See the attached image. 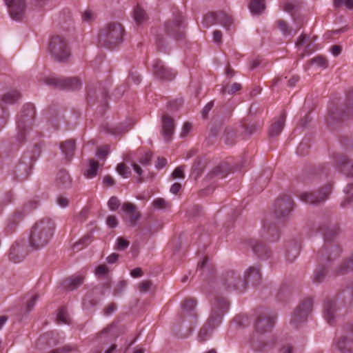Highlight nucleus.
I'll return each mask as SVG.
<instances>
[{
    "instance_id": "nucleus-1",
    "label": "nucleus",
    "mask_w": 353,
    "mask_h": 353,
    "mask_svg": "<svg viewBox=\"0 0 353 353\" xmlns=\"http://www.w3.org/2000/svg\"><path fill=\"white\" fill-rule=\"evenodd\" d=\"M54 228V223L49 218H43L37 221L30 232V246L33 250H38L46 246L52 239Z\"/></svg>"
},
{
    "instance_id": "nucleus-2",
    "label": "nucleus",
    "mask_w": 353,
    "mask_h": 353,
    "mask_svg": "<svg viewBox=\"0 0 353 353\" xmlns=\"http://www.w3.org/2000/svg\"><path fill=\"white\" fill-rule=\"evenodd\" d=\"M229 305L228 301L223 297H217L213 303L212 314L206 323L201 328L198 339L199 342L206 341L211 333L221 322L222 316L227 312Z\"/></svg>"
},
{
    "instance_id": "nucleus-3",
    "label": "nucleus",
    "mask_w": 353,
    "mask_h": 353,
    "mask_svg": "<svg viewBox=\"0 0 353 353\" xmlns=\"http://www.w3.org/2000/svg\"><path fill=\"white\" fill-rule=\"evenodd\" d=\"M125 30L117 22L109 23L99 34V41L105 46L112 48L123 41Z\"/></svg>"
},
{
    "instance_id": "nucleus-4",
    "label": "nucleus",
    "mask_w": 353,
    "mask_h": 353,
    "mask_svg": "<svg viewBox=\"0 0 353 353\" xmlns=\"http://www.w3.org/2000/svg\"><path fill=\"white\" fill-rule=\"evenodd\" d=\"M35 110L33 105L28 104L21 111L17 120V139L23 143L26 139V134L32 129Z\"/></svg>"
},
{
    "instance_id": "nucleus-5",
    "label": "nucleus",
    "mask_w": 353,
    "mask_h": 353,
    "mask_svg": "<svg viewBox=\"0 0 353 353\" xmlns=\"http://www.w3.org/2000/svg\"><path fill=\"white\" fill-rule=\"evenodd\" d=\"M48 49L51 56L60 62L67 61L71 54L68 41L62 35L52 37Z\"/></svg>"
},
{
    "instance_id": "nucleus-6",
    "label": "nucleus",
    "mask_w": 353,
    "mask_h": 353,
    "mask_svg": "<svg viewBox=\"0 0 353 353\" xmlns=\"http://www.w3.org/2000/svg\"><path fill=\"white\" fill-rule=\"evenodd\" d=\"M220 285L228 292H243L246 290V281L234 270H227L220 278Z\"/></svg>"
},
{
    "instance_id": "nucleus-7",
    "label": "nucleus",
    "mask_w": 353,
    "mask_h": 353,
    "mask_svg": "<svg viewBox=\"0 0 353 353\" xmlns=\"http://www.w3.org/2000/svg\"><path fill=\"white\" fill-rule=\"evenodd\" d=\"M313 301L310 298L302 300L292 314L290 323L295 327L305 323L312 312Z\"/></svg>"
},
{
    "instance_id": "nucleus-8",
    "label": "nucleus",
    "mask_w": 353,
    "mask_h": 353,
    "mask_svg": "<svg viewBox=\"0 0 353 353\" xmlns=\"http://www.w3.org/2000/svg\"><path fill=\"white\" fill-rule=\"evenodd\" d=\"M185 26L182 14L178 13L174 16L172 19L165 23V31L168 35L173 37L175 40H181L185 38Z\"/></svg>"
},
{
    "instance_id": "nucleus-9",
    "label": "nucleus",
    "mask_w": 353,
    "mask_h": 353,
    "mask_svg": "<svg viewBox=\"0 0 353 353\" xmlns=\"http://www.w3.org/2000/svg\"><path fill=\"white\" fill-rule=\"evenodd\" d=\"M43 82L57 89L77 90L81 85V81L77 77L55 78L48 77L43 79Z\"/></svg>"
},
{
    "instance_id": "nucleus-10",
    "label": "nucleus",
    "mask_w": 353,
    "mask_h": 353,
    "mask_svg": "<svg viewBox=\"0 0 353 353\" xmlns=\"http://www.w3.org/2000/svg\"><path fill=\"white\" fill-rule=\"evenodd\" d=\"M332 190L330 184L325 185L319 192H304L300 196L301 199L307 203L314 204L325 201Z\"/></svg>"
},
{
    "instance_id": "nucleus-11",
    "label": "nucleus",
    "mask_w": 353,
    "mask_h": 353,
    "mask_svg": "<svg viewBox=\"0 0 353 353\" xmlns=\"http://www.w3.org/2000/svg\"><path fill=\"white\" fill-rule=\"evenodd\" d=\"M10 17L15 21L23 19L26 10V0H5Z\"/></svg>"
},
{
    "instance_id": "nucleus-12",
    "label": "nucleus",
    "mask_w": 353,
    "mask_h": 353,
    "mask_svg": "<svg viewBox=\"0 0 353 353\" xmlns=\"http://www.w3.org/2000/svg\"><path fill=\"white\" fill-rule=\"evenodd\" d=\"M275 323V317L268 312L259 314L255 323V329L259 333H264L272 330Z\"/></svg>"
},
{
    "instance_id": "nucleus-13",
    "label": "nucleus",
    "mask_w": 353,
    "mask_h": 353,
    "mask_svg": "<svg viewBox=\"0 0 353 353\" xmlns=\"http://www.w3.org/2000/svg\"><path fill=\"white\" fill-rule=\"evenodd\" d=\"M273 214L278 222H285L287 215V198L285 195H282L275 200Z\"/></svg>"
},
{
    "instance_id": "nucleus-14",
    "label": "nucleus",
    "mask_w": 353,
    "mask_h": 353,
    "mask_svg": "<svg viewBox=\"0 0 353 353\" xmlns=\"http://www.w3.org/2000/svg\"><path fill=\"white\" fill-rule=\"evenodd\" d=\"M321 230H322V232H323L324 238H325V244L324 245V248L321 250V253L323 256L324 254V253L327 254L329 250H331L332 252L329 253V254L327 256V259L328 261H330L332 257V252H334V254H333V256H337L341 251V249L338 245L328 244V242L330 241H331V233H332V235H333V236L336 234L337 229L336 228L331 229L330 231L327 230V231H326V232L323 230V229H321Z\"/></svg>"
},
{
    "instance_id": "nucleus-15",
    "label": "nucleus",
    "mask_w": 353,
    "mask_h": 353,
    "mask_svg": "<svg viewBox=\"0 0 353 353\" xmlns=\"http://www.w3.org/2000/svg\"><path fill=\"white\" fill-rule=\"evenodd\" d=\"M153 72L157 77L163 80L171 81L175 77V74L170 68L165 67L163 62L160 59L154 61Z\"/></svg>"
},
{
    "instance_id": "nucleus-16",
    "label": "nucleus",
    "mask_w": 353,
    "mask_h": 353,
    "mask_svg": "<svg viewBox=\"0 0 353 353\" xmlns=\"http://www.w3.org/2000/svg\"><path fill=\"white\" fill-rule=\"evenodd\" d=\"M175 123L172 117L164 114L161 118V134L167 142L172 139L174 132Z\"/></svg>"
},
{
    "instance_id": "nucleus-17",
    "label": "nucleus",
    "mask_w": 353,
    "mask_h": 353,
    "mask_svg": "<svg viewBox=\"0 0 353 353\" xmlns=\"http://www.w3.org/2000/svg\"><path fill=\"white\" fill-rule=\"evenodd\" d=\"M336 167L346 176H353V162L347 159L343 154H336L334 157Z\"/></svg>"
},
{
    "instance_id": "nucleus-18",
    "label": "nucleus",
    "mask_w": 353,
    "mask_h": 353,
    "mask_svg": "<svg viewBox=\"0 0 353 353\" xmlns=\"http://www.w3.org/2000/svg\"><path fill=\"white\" fill-rule=\"evenodd\" d=\"M25 244L23 243L16 242L10 248L9 252V259L14 263H19L23 260L27 255Z\"/></svg>"
},
{
    "instance_id": "nucleus-19",
    "label": "nucleus",
    "mask_w": 353,
    "mask_h": 353,
    "mask_svg": "<svg viewBox=\"0 0 353 353\" xmlns=\"http://www.w3.org/2000/svg\"><path fill=\"white\" fill-rule=\"evenodd\" d=\"M122 210L129 216L128 219L129 225L134 227L141 216L140 212L137 210L136 205L130 202H124L122 205Z\"/></svg>"
},
{
    "instance_id": "nucleus-20",
    "label": "nucleus",
    "mask_w": 353,
    "mask_h": 353,
    "mask_svg": "<svg viewBox=\"0 0 353 353\" xmlns=\"http://www.w3.org/2000/svg\"><path fill=\"white\" fill-rule=\"evenodd\" d=\"M249 245L254 253L261 259H268L271 256V252L264 244L256 240H250Z\"/></svg>"
},
{
    "instance_id": "nucleus-21",
    "label": "nucleus",
    "mask_w": 353,
    "mask_h": 353,
    "mask_svg": "<svg viewBox=\"0 0 353 353\" xmlns=\"http://www.w3.org/2000/svg\"><path fill=\"white\" fill-rule=\"evenodd\" d=\"M72 178L65 170H61L57 174L55 185L60 190H67L72 186Z\"/></svg>"
},
{
    "instance_id": "nucleus-22",
    "label": "nucleus",
    "mask_w": 353,
    "mask_h": 353,
    "mask_svg": "<svg viewBox=\"0 0 353 353\" xmlns=\"http://www.w3.org/2000/svg\"><path fill=\"white\" fill-rule=\"evenodd\" d=\"M32 168V161L28 162L27 158L23 157L20 163L16 167L15 174L17 177L21 179H26L31 173Z\"/></svg>"
},
{
    "instance_id": "nucleus-23",
    "label": "nucleus",
    "mask_w": 353,
    "mask_h": 353,
    "mask_svg": "<svg viewBox=\"0 0 353 353\" xmlns=\"http://www.w3.org/2000/svg\"><path fill=\"white\" fill-rule=\"evenodd\" d=\"M113 325H109L97 334L94 340L105 344L113 341L117 336L116 334L113 333Z\"/></svg>"
},
{
    "instance_id": "nucleus-24",
    "label": "nucleus",
    "mask_w": 353,
    "mask_h": 353,
    "mask_svg": "<svg viewBox=\"0 0 353 353\" xmlns=\"http://www.w3.org/2000/svg\"><path fill=\"white\" fill-rule=\"evenodd\" d=\"M243 279L246 281V284L248 282H250L253 285H258L261 280L260 268L256 266L249 268L245 272Z\"/></svg>"
},
{
    "instance_id": "nucleus-25",
    "label": "nucleus",
    "mask_w": 353,
    "mask_h": 353,
    "mask_svg": "<svg viewBox=\"0 0 353 353\" xmlns=\"http://www.w3.org/2000/svg\"><path fill=\"white\" fill-rule=\"evenodd\" d=\"M285 114L283 112L280 117L272 124L269 129V136H278L285 126Z\"/></svg>"
},
{
    "instance_id": "nucleus-26",
    "label": "nucleus",
    "mask_w": 353,
    "mask_h": 353,
    "mask_svg": "<svg viewBox=\"0 0 353 353\" xmlns=\"http://www.w3.org/2000/svg\"><path fill=\"white\" fill-rule=\"evenodd\" d=\"M84 278V276L80 274L71 276L64 281V287L72 291L83 283Z\"/></svg>"
},
{
    "instance_id": "nucleus-27",
    "label": "nucleus",
    "mask_w": 353,
    "mask_h": 353,
    "mask_svg": "<svg viewBox=\"0 0 353 353\" xmlns=\"http://www.w3.org/2000/svg\"><path fill=\"white\" fill-rule=\"evenodd\" d=\"M63 154L68 160H70L74 154L75 141L73 139L67 140L60 145Z\"/></svg>"
},
{
    "instance_id": "nucleus-28",
    "label": "nucleus",
    "mask_w": 353,
    "mask_h": 353,
    "mask_svg": "<svg viewBox=\"0 0 353 353\" xmlns=\"http://www.w3.org/2000/svg\"><path fill=\"white\" fill-rule=\"evenodd\" d=\"M265 8L266 5L265 0H250L249 3V9L254 14H261L265 11Z\"/></svg>"
},
{
    "instance_id": "nucleus-29",
    "label": "nucleus",
    "mask_w": 353,
    "mask_h": 353,
    "mask_svg": "<svg viewBox=\"0 0 353 353\" xmlns=\"http://www.w3.org/2000/svg\"><path fill=\"white\" fill-rule=\"evenodd\" d=\"M303 0H288V13H290L292 19L296 21H299V15L298 12L301 8Z\"/></svg>"
},
{
    "instance_id": "nucleus-30",
    "label": "nucleus",
    "mask_w": 353,
    "mask_h": 353,
    "mask_svg": "<svg viewBox=\"0 0 353 353\" xmlns=\"http://www.w3.org/2000/svg\"><path fill=\"white\" fill-rule=\"evenodd\" d=\"M262 235L271 241H276L279 236V231L275 226L266 225L263 228Z\"/></svg>"
},
{
    "instance_id": "nucleus-31",
    "label": "nucleus",
    "mask_w": 353,
    "mask_h": 353,
    "mask_svg": "<svg viewBox=\"0 0 353 353\" xmlns=\"http://www.w3.org/2000/svg\"><path fill=\"white\" fill-rule=\"evenodd\" d=\"M335 303L328 300L324 305V316L328 323L332 325L334 319Z\"/></svg>"
},
{
    "instance_id": "nucleus-32",
    "label": "nucleus",
    "mask_w": 353,
    "mask_h": 353,
    "mask_svg": "<svg viewBox=\"0 0 353 353\" xmlns=\"http://www.w3.org/2000/svg\"><path fill=\"white\" fill-rule=\"evenodd\" d=\"M337 347L342 353H353V341L345 337L339 339Z\"/></svg>"
},
{
    "instance_id": "nucleus-33",
    "label": "nucleus",
    "mask_w": 353,
    "mask_h": 353,
    "mask_svg": "<svg viewBox=\"0 0 353 353\" xmlns=\"http://www.w3.org/2000/svg\"><path fill=\"white\" fill-rule=\"evenodd\" d=\"M218 23L221 24L227 30H230L233 23L232 17L224 11H218Z\"/></svg>"
},
{
    "instance_id": "nucleus-34",
    "label": "nucleus",
    "mask_w": 353,
    "mask_h": 353,
    "mask_svg": "<svg viewBox=\"0 0 353 353\" xmlns=\"http://www.w3.org/2000/svg\"><path fill=\"white\" fill-rule=\"evenodd\" d=\"M21 97V93L16 90H12L5 93L2 97V101L6 104H12L19 100Z\"/></svg>"
},
{
    "instance_id": "nucleus-35",
    "label": "nucleus",
    "mask_w": 353,
    "mask_h": 353,
    "mask_svg": "<svg viewBox=\"0 0 353 353\" xmlns=\"http://www.w3.org/2000/svg\"><path fill=\"white\" fill-rule=\"evenodd\" d=\"M347 103L345 110L343 112V115L339 119H343L345 116L352 117L353 118V90H350L347 94Z\"/></svg>"
},
{
    "instance_id": "nucleus-36",
    "label": "nucleus",
    "mask_w": 353,
    "mask_h": 353,
    "mask_svg": "<svg viewBox=\"0 0 353 353\" xmlns=\"http://www.w3.org/2000/svg\"><path fill=\"white\" fill-rule=\"evenodd\" d=\"M89 167L84 170L83 174L86 178H93L97 175L99 163L93 159L89 160Z\"/></svg>"
},
{
    "instance_id": "nucleus-37",
    "label": "nucleus",
    "mask_w": 353,
    "mask_h": 353,
    "mask_svg": "<svg viewBox=\"0 0 353 353\" xmlns=\"http://www.w3.org/2000/svg\"><path fill=\"white\" fill-rule=\"evenodd\" d=\"M24 216V213L20 211H16L8 221L7 230L12 232L15 228L18 221L21 220Z\"/></svg>"
},
{
    "instance_id": "nucleus-38",
    "label": "nucleus",
    "mask_w": 353,
    "mask_h": 353,
    "mask_svg": "<svg viewBox=\"0 0 353 353\" xmlns=\"http://www.w3.org/2000/svg\"><path fill=\"white\" fill-rule=\"evenodd\" d=\"M204 163L200 158H196L192 167V174L194 176V178L199 177L204 168Z\"/></svg>"
},
{
    "instance_id": "nucleus-39",
    "label": "nucleus",
    "mask_w": 353,
    "mask_h": 353,
    "mask_svg": "<svg viewBox=\"0 0 353 353\" xmlns=\"http://www.w3.org/2000/svg\"><path fill=\"white\" fill-rule=\"evenodd\" d=\"M236 137V133L232 128L227 127L225 128L223 136V139L224 142L227 145H232L234 143Z\"/></svg>"
},
{
    "instance_id": "nucleus-40",
    "label": "nucleus",
    "mask_w": 353,
    "mask_h": 353,
    "mask_svg": "<svg viewBox=\"0 0 353 353\" xmlns=\"http://www.w3.org/2000/svg\"><path fill=\"white\" fill-rule=\"evenodd\" d=\"M145 12L139 6H137L134 10V19L137 24H141L147 20Z\"/></svg>"
},
{
    "instance_id": "nucleus-41",
    "label": "nucleus",
    "mask_w": 353,
    "mask_h": 353,
    "mask_svg": "<svg viewBox=\"0 0 353 353\" xmlns=\"http://www.w3.org/2000/svg\"><path fill=\"white\" fill-rule=\"evenodd\" d=\"M218 12H211L207 14L203 18V25L208 28L218 23Z\"/></svg>"
},
{
    "instance_id": "nucleus-42",
    "label": "nucleus",
    "mask_w": 353,
    "mask_h": 353,
    "mask_svg": "<svg viewBox=\"0 0 353 353\" xmlns=\"http://www.w3.org/2000/svg\"><path fill=\"white\" fill-rule=\"evenodd\" d=\"M350 270H353V256L343 262L338 270V274H343Z\"/></svg>"
},
{
    "instance_id": "nucleus-43",
    "label": "nucleus",
    "mask_w": 353,
    "mask_h": 353,
    "mask_svg": "<svg viewBox=\"0 0 353 353\" xmlns=\"http://www.w3.org/2000/svg\"><path fill=\"white\" fill-rule=\"evenodd\" d=\"M196 305V301L194 299H186L183 304H182V308L183 311L184 312H190L193 311L195 309Z\"/></svg>"
},
{
    "instance_id": "nucleus-44",
    "label": "nucleus",
    "mask_w": 353,
    "mask_h": 353,
    "mask_svg": "<svg viewBox=\"0 0 353 353\" xmlns=\"http://www.w3.org/2000/svg\"><path fill=\"white\" fill-rule=\"evenodd\" d=\"M57 320L59 323L70 324L68 314L64 307H61L59 310Z\"/></svg>"
},
{
    "instance_id": "nucleus-45",
    "label": "nucleus",
    "mask_w": 353,
    "mask_h": 353,
    "mask_svg": "<svg viewBox=\"0 0 353 353\" xmlns=\"http://www.w3.org/2000/svg\"><path fill=\"white\" fill-rule=\"evenodd\" d=\"M327 274V270L325 267L318 268L314 274V280L316 282H321Z\"/></svg>"
},
{
    "instance_id": "nucleus-46",
    "label": "nucleus",
    "mask_w": 353,
    "mask_h": 353,
    "mask_svg": "<svg viewBox=\"0 0 353 353\" xmlns=\"http://www.w3.org/2000/svg\"><path fill=\"white\" fill-rule=\"evenodd\" d=\"M241 89V85L239 83H234L231 85L230 88L228 89L226 86H224L221 89L222 94H234Z\"/></svg>"
},
{
    "instance_id": "nucleus-47",
    "label": "nucleus",
    "mask_w": 353,
    "mask_h": 353,
    "mask_svg": "<svg viewBox=\"0 0 353 353\" xmlns=\"http://www.w3.org/2000/svg\"><path fill=\"white\" fill-rule=\"evenodd\" d=\"M117 171L124 178H128L131 174L129 168L122 163L117 165Z\"/></svg>"
},
{
    "instance_id": "nucleus-48",
    "label": "nucleus",
    "mask_w": 353,
    "mask_h": 353,
    "mask_svg": "<svg viewBox=\"0 0 353 353\" xmlns=\"http://www.w3.org/2000/svg\"><path fill=\"white\" fill-rule=\"evenodd\" d=\"M229 169V165L225 163H221L217 167H216L213 171V173L216 176H220L221 178L224 177L226 175V173H224L225 170Z\"/></svg>"
},
{
    "instance_id": "nucleus-49",
    "label": "nucleus",
    "mask_w": 353,
    "mask_h": 353,
    "mask_svg": "<svg viewBox=\"0 0 353 353\" xmlns=\"http://www.w3.org/2000/svg\"><path fill=\"white\" fill-rule=\"evenodd\" d=\"M108 205L110 210L115 211L120 205V201L117 197L112 196L108 202Z\"/></svg>"
},
{
    "instance_id": "nucleus-50",
    "label": "nucleus",
    "mask_w": 353,
    "mask_h": 353,
    "mask_svg": "<svg viewBox=\"0 0 353 353\" xmlns=\"http://www.w3.org/2000/svg\"><path fill=\"white\" fill-rule=\"evenodd\" d=\"M152 205L157 209H165L168 206V203L164 199L157 198L153 201Z\"/></svg>"
},
{
    "instance_id": "nucleus-51",
    "label": "nucleus",
    "mask_w": 353,
    "mask_h": 353,
    "mask_svg": "<svg viewBox=\"0 0 353 353\" xmlns=\"http://www.w3.org/2000/svg\"><path fill=\"white\" fill-rule=\"evenodd\" d=\"M109 153V148L107 145L99 147L97 150V156L101 159H105Z\"/></svg>"
},
{
    "instance_id": "nucleus-52",
    "label": "nucleus",
    "mask_w": 353,
    "mask_h": 353,
    "mask_svg": "<svg viewBox=\"0 0 353 353\" xmlns=\"http://www.w3.org/2000/svg\"><path fill=\"white\" fill-rule=\"evenodd\" d=\"M117 310V305L115 303H110L103 309V314L105 316H110Z\"/></svg>"
},
{
    "instance_id": "nucleus-53",
    "label": "nucleus",
    "mask_w": 353,
    "mask_h": 353,
    "mask_svg": "<svg viewBox=\"0 0 353 353\" xmlns=\"http://www.w3.org/2000/svg\"><path fill=\"white\" fill-rule=\"evenodd\" d=\"M8 119V113L6 110L0 108V130L6 125Z\"/></svg>"
},
{
    "instance_id": "nucleus-54",
    "label": "nucleus",
    "mask_w": 353,
    "mask_h": 353,
    "mask_svg": "<svg viewBox=\"0 0 353 353\" xmlns=\"http://www.w3.org/2000/svg\"><path fill=\"white\" fill-rule=\"evenodd\" d=\"M127 286V282L125 281H119L114 290V295L117 296L122 293V292L125 290V288Z\"/></svg>"
},
{
    "instance_id": "nucleus-55",
    "label": "nucleus",
    "mask_w": 353,
    "mask_h": 353,
    "mask_svg": "<svg viewBox=\"0 0 353 353\" xmlns=\"http://www.w3.org/2000/svg\"><path fill=\"white\" fill-rule=\"evenodd\" d=\"M129 241L122 237L117 239V248L119 250H124L129 246Z\"/></svg>"
},
{
    "instance_id": "nucleus-56",
    "label": "nucleus",
    "mask_w": 353,
    "mask_h": 353,
    "mask_svg": "<svg viewBox=\"0 0 353 353\" xmlns=\"http://www.w3.org/2000/svg\"><path fill=\"white\" fill-rule=\"evenodd\" d=\"M82 19L84 21L90 23L95 19V14L91 10H87L82 14Z\"/></svg>"
},
{
    "instance_id": "nucleus-57",
    "label": "nucleus",
    "mask_w": 353,
    "mask_h": 353,
    "mask_svg": "<svg viewBox=\"0 0 353 353\" xmlns=\"http://www.w3.org/2000/svg\"><path fill=\"white\" fill-rule=\"evenodd\" d=\"M313 61L321 67L326 68L327 66V60L323 56H317L314 57L313 59Z\"/></svg>"
},
{
    "instance_id": "nucleus-58",
    "label": "nucleus",
    "mask_w": 353,
    "mask_h": 353,
    "mask_svg": "<svg viewBox=\"0 0 353 353\" xmlns=\"http://www.w3.org/2000/svg\"><path fill=\"white\" fill-rule=\"evenodd\" d=\"M152 284V282L149 280L143 281L139 285V290L141 292H146L150 290Z\"/></svg>"
},
{
    "instance_id": "nucleus-59",
    "label": "nucleus",
    "mask_w": 353,
    "mask_h": 353,
    "mask_svg": "<svg viewBox=\"0 0 353 353\" xmlns=\"http://www.w3.org/2000/svg\"><path fill=\"white\" fill-rule=\"evenodd\" d=\"M108 272V268L105 265H101L96 268L95 274L98 276L105 275Z\"/></svg>"
},
{
    "instance_id": "nucleus-60",
    "label": "nucleus",
    "mask_w": 353,
    "mask_h": 353,
    "mask_svg": "<svg viewBox=\"0 0 353 353\" xmlns=\"http://www.w3.org/2000/svg\"><path fill=\"white\" fill-rule=\"evenodd\" d=\"M172 178H184L183 166H179L174 169L172 173Z\"/></svg>"
},
{
    "instance_id": "nucleus-61",
    "label": "nucleus",
    "mask_w": 353,
    "mask_h": 353,
    "mask_svg": "<svg viewBox=\"0 0 353 353\" xmlns=\"http://www.w3.org/2000/svg\"><path fill=\"white\" fill-rule=\"evenodd\" d=\"M300 248V243H296L290 250L288 249V254L291 253L292 259H294L299 255Z\"/></svg>"
},
{
    "instance_id": "nucleus-62",
    "label": "nucleus",
    "mask_w": 353,
    "mask_h": 353,
    "mask_svg": "<svg viewBox=\"0 0 353 353\" xmlns=\"http://www.w3.org/2000/svg\"><path fill=\"white\" fill-rule=\"evenodd\" d=\"M39 295L37 294H34L32 296L31 299L30 300V301L27 303V306H26V308H27V311L28 312H30L31 311L35 304H36V302L37 301V300L39 299Z\"/></svg>"
},
{
    "instance_id": "nucleus-63",
    "label": "nucleus",
    "mask_w": 353,
    "mask_h": 353,
    "mask_svg": "<svg viewBox=\"0 0 353 353\" xmlns=\"http://www.w3.org/2000/svg\"><path fill=\"white\" fill-rule=\"evenodd\" d=\"M57 203L60 207L65 208L69 204V200L68 198L60 195L57 199Z\"/></svg>"
},
{
    "instance_id": "nucleus-64",
    "label": "nucleus",
    "mask_w": 353,
    "mask_h": 353,
    "mask_svg": "<svg viewBox=\"0 0 353 353\" xmlns=\"http://www.w3.org/2000/svg\"><path fill=\"white\" fill-rule=\"evenodd\" d=\"M107 225L110 228H115L118 225V221L114 215H110L106 220Z\"/></svg>"
}]
</instances>
